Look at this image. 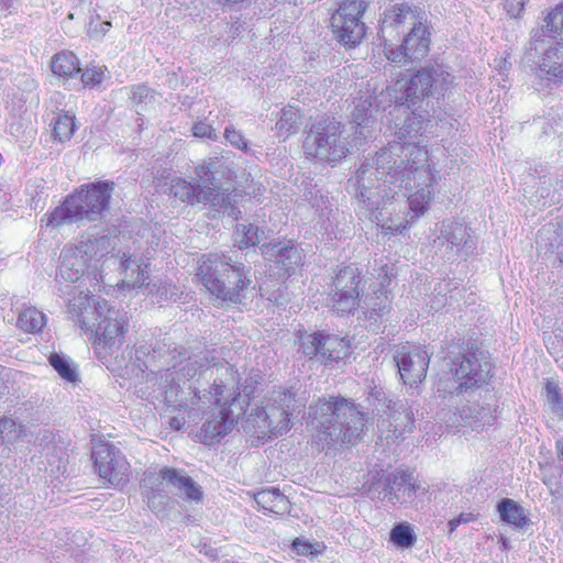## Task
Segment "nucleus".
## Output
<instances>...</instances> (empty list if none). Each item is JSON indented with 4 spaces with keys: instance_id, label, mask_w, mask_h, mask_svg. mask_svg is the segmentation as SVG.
Wrapping results in <instances>:
<instances>
[{
    "instance_id": "f257e3e1",
    "label": "nucleus",
    "mask_w": 563,
    "mask_h": 563,
    "mask_svg": "<svg viewBox=\"0 0 563 563\" xmlns=\"http://www.w3.org/2000/svg\"><path fill=\"white\" fill-rule=\"evenodd\" d=\"M454 76L449 67L440 63H430L405 84L399 101L390 111L389 129L399 142L390 143L374 156L364 159L349 186L367 210L383 209L384 199L393 198L396 188L407 187L411 175L418 169L409 156L416 146L409 140L424 131V124L434 109L433 99L443 95L453 84Z\"/></svg>"
},
{
    "instance_id": "f03ea898",
    "label": "nucleus",
    "mask_w": 563,
    "mask_h": 563,
    "mask_svg": "<svg viewBox=\"0 0 563 563\" xmlns=\"http://www.w3.org/2000/svg\"><path fill=\"white\" fill-rule=\"evenodd\" d=\"M179 364H183L178 369L167 367L165 378L167 387L165 390V401L168 406L185 408L189 404L191 406H199L200 404L207 405L211 399L216 404L220 402L219 396L223 394L225 384L222 376L232 375L230 366H217V378L213 380V393L200 388V377L210 372L209 377L213 376V369L210 366V360L207 354L179 357Z\"/></svg>"
},
{
    "instance_id": "7ed1b4c3",
    "label": "nucleus",
    "mask_w": 563,
    "mask_h": 563,
    "mask_svg": "<svg viewBox=\"0 0 563 563\" xmlns=\"http://www.w3.org/2000/svg\"><path fill=\"white\" fill-rule=\"evenodd\" d=\"M309 424L323 446L353 443L364 430L365 412L343 397L318 399L309 407Z\"/></svg>"
},
{
    "instance_id": "20e7f679",
    "label": "nucleus",
    "mask_w": 563,
    "mask_h": 563,
    "mask_svg": "<svg viewBox=\"0 0 563 563\" xmlns=\"http://www.w3.org/2000/svg\"><path fill=\"white\" fill-rule=\"evenodd\" d=\"M536 74L550 84H563V2L556 4L543 19L540 29L532 30L526 46V59L539 52Z\"/></svg>"
},
{
    "instance_id": "39448f33",
    "label": "nucleus",
    "mask_w": 563,
    "mask_h": 563,
    "mask_svg": "<svg viewBox=\"0 0 563 563\" xmlns=\"http://www.w3.org/2000/svg\"><path fill=\"white\" fill-rule=\"evenodd\" d=\"M453 380H440L437 385V393L445 398L446 394L456 396L475 397L481 396V390L493 376V364L487 352L471 347L457 353L449 352L444 357Z\"/></svg>"
},
{
    "instance_id": "423d86ee",
    "label": "nucleus",
    "mask_w": 563,
    "mask_h": 563,
    "mask_svg": "<svg viewBox=\"0 0 563 563\" xmlns=\"http://www.w3.org/2000/svg\"><path fill=\"white\" fill-rule=\"evenodd\" d=\"M250 267L235 262L224 253L201 256L197 275L206 289L222 301L240 303L244 290L251 285Z\"/></svg>"
},
{
    "instance_id": "0eeeda50",
    "label": "nucleus",
    "mask_w": 563,
    "mask_h": 563,
    "mask_svg": "<svg viewBox=\"0 0 563 563\" xmlns=\"http://www.w3.org/2000/svg\"><path fill=\"white\" fill-rule=\"evenodd\" d=\"M113 185L110 181L82 185L79 190L66 197L60 206L46 213L42 222L55 229L64 224L99 220L108 208Z\"/></svg>"
},
{
    "instance_id": "6e6552de",
    "label": "nucleus",
    "mask_w": 563,
    "mask_h": 563,
    "mask_svg": "<svg viewBox=\"0 0 563 563\" xmlns=\"http://www.w3.org/2000/svg\"><path fill=\"white\" fill-rule=\"evenodd\" d=\"M91 303L98 314L99 321L96 327L97 345L112 352L119 349L128 330V313L118 309L108 301L96 302L95 299L87 296L75 297L68 306V312L78 318L77 323L81 329H90V319L86 316L87 310L91 308Z\"/></svg>"
},
{
    "instance_id": "1a4fd4ad",
    "label": "nucleus",
    "mask_w": 563,
    "mask_h": 563,
    "mask_svg": "<svg viewBox=\"0 0 563 563\" xmlns=\"http://www.w3.org/2000/svg\"><path fill=\"white\" fill-rule=\"evenodd\" d=\"M345 125L334 118H323L314 122L303 141L308 159L322 165H336L351 152Z\"/></svg>"
},
{
    "instance_id": "9d476101",
    "label": "nucleus",
    "mask_w": 563,
    "mask_h": 563,
    "mask_svg": "<svg viewBox=\"0 0 563 563\" xmlns=\"http://www.w3.org/2000/svg\"><path fill=\"white\" fill-rule=\"evenodd\" d=\"M306 405V391L300 387H279L272 391L267 405L257 417H263V428H266L271 435L279 437L290 430L291 419L300 415Z\"/></svg>"
},
{
    "instance_id": "9b49d317",
    "label": "nucleus",
    "mask_w": 563,
    "mask_h": 563,
    "mask_svg": "<svg viewBox=\"0 0 563 563\" xmlns=\"http://www.w3.org/2000/svg\"><path fill=\"white\" fill-rule=\"evenodd\" d=\"M109 235H82L75 249L64 250V260L60 266L63 278L75 282L84 274V265L92 261H99L106 256L111 249Z\"/></svg>"
},
{
    "instance_id": "f8f14e48",
    "label": "nucleus",
    "mask_w": 563,
    "mask_h": 563,
    "mask_svg": "<svg viewBox=\"0 0 563 563\" xmlns=\"http://www.w3.org/2000/svg\"><path fill=\"white\" fill-rule=\"evenodd\" d=\"M367 9L364 0H344L332 13L330 27L334 38L347 47L358 44L365 36L366 26L362 16Z\"/></svg>"
},
{
    "instance_id": "ddd939ff",
    "label": "nucleus",
    "mask_w": 563,
    "mask_h": 563,
    "mask_svg": "<svg viewBox=\"0 0 563 563\" xmlns=\"http://www.w3.org/2000/svg\"><path fill=\"white\" fill-rule=\"evenodd\" d=\"M297 342L299 353L322 364L339 362L351 353L350 340L322 331L300 332Z\"/></svg>"
},
{
    "instance_id": "4468645a",
    "label": "nucleus",
    "mask_w": 563,
    "mask_h": 563,
    "mask_svg": "<svg viewBox=\"0 0 563 563\" xmlns=\"http://www.w3.org/2000/svg\"><path fill=\"white\" fill-rule=\"evenodd\" d=\"M364 287V277L355 264L340 267L333 278L332 309L342 316L353 313L361 305Z\"/></svg>"
},
{
    "instance_id": "2eb2a0df",
    "label": "nucleus",
    "mask_w": 563,
    "mask_h": 563,
    "mask_svg": "<svg viewBox=\"0 0 563 563\" xmlns=\"http://www.w3.org/2000/svg\"><path fill=\"white\" fill-rule=\"evenodd\" d=\"M91 457L101 478L113 486L129 481L130 465L113 444L98 443L92 448Z\"/></svg>"
},
{
    "instance_id": "dca6fc26",
    "label": "nucleus",
    "mask_w": 563,
    "mask_h": 563,
    "mask_svg": "<svg viewBox=\"0 0 563 563\" xmlns=\"http://www.w3.org/2000/svg\"><path fill=\"white\" fill-rule=\"evenodd\" d=\"M374 97L368 92L355 97L350 111L351 130L354 131V141L372 137L378 128V120L375 113L378 110L373 108Z\"/></svg>"
},
{
    "instance_id": "f3484780",
    "label": "nucleus",
    "mask_w": 563,
    "mask_h": 563,
    "mask_svg": "<svg viewBox=\"0 0 563 563\" xmlns=\"http://www.w3.org/2000/svg\"><path fill=\"white\" fill-rule=\"evenodd\" d=\"M240 198L241 195L235 189L222 188L217 183L203 185L198 194V202H202L233 220H238L242 213L238 207Z\"/></svg>"
},
{
    "instance_id": "a211bd4d",
    "label": "nucleus",
    "mask_w": 563,
    "mask_h": 563,
    "mask_svg": "<svg viewBox=\"0 0 563 563\" xmlns=\"http://www.w3.org/2000/svg\"><path fill=\"white\" fill-rule=\"evenodd\" d=\"M395 362L404 383L412 387L426 378L430 357L426 351L419 347L412 351L402 347L397 351Z\"/></svg>"
},
{
    "instance_id": "6ab92c4d",
    "label": "nucleus",
    "mask_w": 563,
    "mask_h": 563,
    "mask_svg": "<svg viewBox=\"0 0 563 563\" xmlns=\"http://www.w3.org/2000/svg\"><path fill=\"white\" fill-rule=\"evenodd\" d=\"M186 350L184 347H175L173 351L165 341H156L155 343L147 345L141 344L135 349V355L139 360L143 356L148 357L145 361L146 367H153L152 371L164 372L166 375V368H176L178 365V357H184Z\"/></svg>"
},
{
    "instance_id": "aec40b11",
    "label": "nucleus",
    "mask_w": 563,
    "mask_h": 563,
    "mask_svg": "<svg viewBox=\"0 0 563 563\" xmlns=\"http://www.w3.org/2000/svg\"><path fill=\"white\" fill-rule=\"evenodd\" d=\"M157 476L176 496L191 503L202 501L203 493L201 486L187 475L184 470L163 467Z\"/></svg>"
},
{
    "instance_id": "412c9836",
    "label": "nucleus",
    "mask_w": 563,
    "mask_h": 563,
    "mask_svg": "<svg viewBox=\"0 0 563 563\" xmlns=\"http://www.w3.org/2000/svg\"><path fill=\"white\" fill-rule=\"evenodd\" d=\"M496 410L497 407L486 399L483 402L467 399L466 404L457 408L455 415L459 416L457 422L460 426L470 427L475 431H483L495 422L497 418Z\"/></svg>"
},
{
    "instance_id": "4be33fe9",
    "label": "nucleus",
    "mask_w": 563,
    "mask_h": 563,
    "mask_svg": "<svg viewBox=\"0 0 563 563\" xmlns=\"http://www.w3.org/2000/svg\"><path fill=\"white\" fill-rule=\"evenodd\" d=\"M435 242L440 245H446L451 252L461 257H467L475 247L470 229L463 223L453 221L442 222L440 234Z\"/></svg>"
},
{
    "instance_id": "5701e85b",
    "label": "nucleus",
    "mask_w": 563,
    "mask_h": 563,
    "mask_svg": "<svg viewBox=\"0 0 563 563\" xmlns=\"http://www.w3.org/2000/svg\"><path fill=\"white\" fill-rule=\"evenodd\" d=\"M261 251L266 258L274 261L277 267L287 275L292 274L302 264V251L291 241L285 243H263Z\"/></svg>"
},
{
    "instance_id": "b1692460",
    "label": "nucleus",
    "mask_w": 563,
    "mask_h": 563,
    "mask_svg": "<svg viewBox=\"0 0 563 563\" xmlns=\"http://www.w3.org/2000/svg\"><path fill=\"white\" fill-rule=\"evenodd\" d=\"M378 35L384 42H393L400 34L399 29L407 22L413 23L415 15L407 3H397L387 7L379 20Z\"/></svg>"
},
{
    "instance_id": "393cba45",
    "label": "nucleus",
    "mask_w": 563,
    "mask_h": 563,
    "mask_svg": "<svg viewBox=\"0 0 563 563\" xmlns=\"http://www.w3.org/2000/svg\"><path fill=\"white\" fill-rule=\"evenodd\" d=\"M386 486L389 493V503L391 504L411 499L418 490H424L416 482L412 472L400 468L386 473Z\"/></svg>"
},
{
    "instance_id": "a878e982",
    "label": "nucleus",
    "mask_w": 563,
    "mask_h": 563,
    "mask_svg": "<svg viewBox=\"0 0 563 563\" xmlns=\"http://www.w3.org/2000/svg\"><path fill=\"white\" fill-rule=\"evenodd\" d=\"M235 399L228 407L221 408L219 413L211 419H208L201 428L203 443L213 444L220 441L221 438L227 435L234 427L236 420L234 418L231 407L234 405Z\"/></svg>"
},
{
    "instance_id": "bb28decb",
    "label": "nucleus",
    "mask_w": 563,
    "mask_h": 563,
    "mask_svg": "<svg viewBox=\"0 0 563 563\" xmlns=\"http://www.w3.org/2000/svg\"><path fill=\"white\" fill-rule=\"evenodd\" d=\"M410 32L404 37L405 48L410 54L411 63L420 62L424 58L430 48V32L421 22H413Z\"/></svg>"
},
{
    "instance_id": "cd10ccee",
    "label": "nucleus",
    "mask_w": 563,
    "mask_h": 563,
    "mask_svg": "<svg viewBox=\"0 0 563 563\" xmlns=\"http://www.w3.org/2000/svg\"><path fill=\"white\" fill-rule=\"evenodd\" d=\"M390 298L388 289H375L371 295L361 298L358 308L363 310L364 318L377 322L380 318L390 311Z\"/></svg>"
},
{
    "instance_id": "c85d7f7f",
    "label": "nucleus",
    "mask_w": 563,
    "mask_h": 563,
    "mask_svg": "<svg viewBox=\"0 0 563 563\" xmlns=\"http://www.w3.org/2000/svg\"><path fill=\"white\" fill-rule=\"evenodd\" d=\"M386 413H388L390 420L389 427L393 428L396 437L413 430L415 415L407 400L393 401Z\"/></svg>"
},
{
    "instance_id": "c756f323",
    "label": "nucleus",
    "mask_w": 563,
    "mask_h": 563,
    "mask_svg": "<svg viewBox=\"0 0 563 563\" xmlns=\"http://www.w3.org/2000/svg\"><path fill=\"white\" fill-rule=\"evenodd\" d=\"M257 506L264 511L282 515L289 511L288 498L276 487L263 489L254 495Z\"/></svg>"
},
{
    "instance_id": "7c9ffc66",
    "label": "nucleus",
    "mask_w": 563,
    "mask_h": 563,
    "mask_svg": "<svg viewBox=\"0 0 563 563\" xmlns=\"http://www.w3.org/2000/svg\"><path fill=\"white\" fill-rule=\"evenodd\" d=\"M500 519L516 528H522L528 522V517L523 507L517 501L504 498L497 506Z\"/></svg>"
},
{
    "instance_id": "2f4dec72",
    "label": "nucleus",
    "mask_w": 563,
    "mask_h": 563,
    "mask_svg": "<svg viewBox=\"0 0 563 563\" xmlns=\"http://www.w3.org/2000/svg\"><path fill=\"white\" fill-rule=\"evenodd\" d=\"M300 128V114L294 107L284 108L276 122L275 130L278 137L287 140L290 135L297 133Z\"/></svg>"
},
{
    "instance_id": "473e14b6",
    "label": "nucleus",
    "mask_w": 563,
    "mask_h": 563,
    "mask_svg": "<svg viewBox=\"0 0 563 563\" xmlns=\"http://www.w3.org/2000/svg\"><path fill=\"white\" fill-rule=\"evenodd\" d=\"M122 272L134 287H143L148 279L147 265H143L139 258L125 256L121 261Z\"/></svg>"
},
{
    "instance_id": "72a5a7b5",
    "label": "nucleus",
    "mask_w": 563,
    "mask_h": 563,
    "mask_svg": "<svg viewBox=\"0 0 563 563\" xmlns=\"http://www.w3.org/2000/svg\"><path fill=\"white\" fill-rule=\"evenodd\" d=\"M541 481L548 487L550 495L560 500L563 498V486L561 478L563 476L562 467L553 464L540 465Z\"/></svg>"
},
{
    "instance_id": "f704fd0d",
    "label": "nucleus",
    "mask_w": 563,
    "mask_h": 563,
    "mask_svg": "<svg viewBox=\"0 0 563 563\" xmlns=\"http://www.w3.org/2000/svg\"><path fill=\"white\" fill-rule=\"evenodd\" d=\"M52 71L60 77H71L81 71L78 58L71 52H60L52 60Z\"/></svg>"
},
{
    "instance_id": "c9c22d12",
    "label": "nucleus",
    "mask_w": 563,
    "mask_h": 563,
    "mask_svg": "<svg viewBox=\"0 0 563 563\" xmlns=\"http://www.w3.org/2000/svg\"><path fill=\"white\" fill-rule=\"evenodd\" d=\"M45 323V314L33 307L23 309L18 317V327L30 333L41 331Z\"/></svg>"
},
{
    "instance_id": "e433bc0d",
    "label": "nucleus",
    "mask_w": 563,
    "mask_h": 563,
    "mask_svg": "<svg viewBox=\"0 0 563 563\" xmlns=\"http://www.w3.org/2000/svg\"><path fill=\"white\" fill-rule=\"evenodd\" d=\"M203 184L198 180L197 184H191L184 179L173 180L170 192L184 202L194 205L198 202V194L202 189Z\"/></svg>"
},
{
    "instance_id": "4c0bfd02",
    "label": "nucleus",
    "mask_w": 563,
    "mask_h": 563,
    "mask_svg": "<svg viewBox=\"0 0 563 563\" xmlns=\"http://www.w3.org/2000/svg\"><path fill=\"white\" fill-rule=\"evenodd\" d=\"M51 366L58 375L68 383L76 384L79 382V374L76 366L65 355L52 353L48 357Z\"/></svg>"
},
{
    "instance_id": "58836bf2",
    "label": "nucleus",
    "mask_w": 563,
    "mask_h": 563,
    "mask_svg": "<svg viewBox=\"0 0 563 563\" xmlns=\"http://www.w3.org/2000/svg\"><path fill=\"white\" fill-rule=\"evenodd\" d=\"M223 158L222 157H209L208 161H205L202 164L196 167V175L200 183L203 185L216 183L214 175L220 173L223 167Z\"/></svg>"
},
{
    "instance_id": "ea45409f",
    "label": "nucleus",
    "mask_w": 563,
    "mask_h": 563,
    "mask_svg": "<svg viewBox=\"0 0 563 563\" xmlns=\"http://www.w3.org/2000/svg\"><path fill=\"white\" fill-rule=\"evenodd\" d=\"M365 494L372 499H385L389 501V493L386 486V473H376L371 481L363 485Z\"/></svg>"
},
{
    "instance_id": "a19ab883",
    "label": "nucleus",
    "mask_w": 563,
    "mask_h": 563,
    "mask_svg": "<svg viewBox=\"0 0 563 563\" xmlns=\"http://www.w3.org/2000/svg\"><path fill=\"white\" fill-rule=\"evenodd\" d=\"M417 537L408 523H398L390 530V541L401 548H410Z\"/></svg>"
},
{
    "instance_id": "79ce46f5",
    "label": "nucleus",
    "mask_w": 563,
    "mask_h": 563,
    "mask_svg": "<svg viewBox=\"0 0 563 563\" xmlns=\"http://www.w3.org/2000/svg\"><path fill=\"white\" fill-rule=\"evenodd\" d=\"M236 233L242 234L240 240L241 247H249L258 245L264 240V230L254 224H239Z\"/></svg>"
},
{
    "instance_id": "37998d69",
    "label": "nucleus",
    "mask_w": 563,
    "mask_h": 563,
    "mask_svg": "<svg viewBox=\"0 0 563 563\" xmlns=\"http://www.w3.org/2000/svg\"><path fill=\"white\" fill-rule=\"evenodd\" d=\"M75 132L74 117L69 114H62L55 119L53 135L59 142L68 141Z\"/></svg>"
},
{
    "instance_id": "c03bdc74",
    "label": "nucleus",
    "mask_w": 563,
    "mask_h": 563,
    "mask_svg": "<svg viewBox=\"0 0 563 563\" xmlns=\"http://www.w3.org/2000/svg\"><path fill=\"white\" fill-rule=\"evenodd\" d=\"M431 200V191L429 189H420L408 197V205L410 210L415 212V216L420 217L426 212Z\"/></svg>"
},
{
    "instance_id": "a18cd8bd",
    "label": "nucleus",
    "mask_w": 563,
    "mask_h": 563,
    "mask_svg": "<svg viewBox=\"0 0 563 563\" xmlns=\"http://www.w3.org/2000/svg\"><path fill=\"white\" fill-rule=\"evenodd\" d=\"M143 287L147 288L148 294L156 296L158 300H176L178 297L177 288L170 284L161 282L157 283H146Z\"/></svg>"
},
{
    "instance_id": "49530a36",
    "label": "nucleus",
    "mask_w": 563,
    "mask_h": 563,
    "mask_svg": "<svg viewBox=\"0 0 563 563\" xmlns=\"http://www.w3.org/2000/svg\"><path fill=\"white\" fill-rule=\"evenodd\" d=\"M368 407H372L373 411L387 412V409L390 408V405L394 400L388 399L383 389H378L376 387L372 388L366 398Z\"/></svg>"
},
{
    "instance_id": "de8ad7c7",
    "label": "nucleus",
    "mask_w": 563,
    "mask_h": 563,
    "mask_svg": "<svg viewBox=\"0 0 563 563\" xmlns=\"http://www.w3.org/2000/svg\"><path fill=\"white\" fill-rule=\"evenodd\" d=\"M545 398L551 409L555 413L563 416V394L560 393L559 386L555 383H547Z\"/></svg>"
},
{
    "instance_id": "09e8293b",
    "label": "nucleus",
    "mask_w": 563,
    "mask_h": 563,
    "mask_svg": "<svg viewBox=\"0 0 563 563\" xmlns=\"http://www.w3.org/2000/svg\"><path fill=\"white\" fill-rule=\"evenodd\" d=\"M384 45H385V49H386V56L390 62L399 64V65H406L409 62L411 63L410 54L405 48L404 43H401V45L396 48L391 47L393 42L391 43L384 42Z\"/></svg>"
},
{
    "instance_id": "8fccbe9b",
    "label": "nucleus",
    "mask_w": 563,
    "mask_h": 563,
    "mask_svg": "<svg viewBox=\"0 0 563 563\" xmlns=\"http://www.w3.org/2000/svg\"><path fill=\"white\" fill-rule=\"evenodd\" d=\"M155 95H156L155 91L150 89L147 86L137 85V86L132 87L130 98L135 104H141V103L146 104V103L154 101Z\"/></svg>"
},
{
    "instance_id": "3c124183",
    "label": "nucleus",
    "mask_w": 563,
    "mask_h": 563,
    "mask_svg": "<svg viewBox=\"0 0 563 563\" xmlns=\"http://www.w3.org/2000/svg\"><path fill=\"white\" fill-rule=\"evenodd\" d=\"M224 137L234 147H236L239 150H242V151H246L247 150V141L232 125L225 128V130H224Z\"/></svg>"
},
{
    "instance_id": "603ef678",
    "label": "nucleus",
    "mask_w": 563,
    "mask_h": 563,
    "mask_svg": "<svg viewBox=\"0 0 563 563\" xmlns=\"http://www.w3.org/2000/svg\"><path fill=\"white\" fill-rule=\"evenodd\" d=\"M191 130H192V134L197 137L210 139V140L217 139L214 129L210 124H207L205 122L195 123Z\"/></svg>"
},
{
    "instance_id": "864d4df0",
    "label": "nucleus",
    "mask_w": 563,
    "mask_h": 563,
    "mask_svg": "<svg viewBox=\"0 0 563 563\" xmlns=\"http://www.w3.org/2000/svg\"><path fill=\"white\" fill-rule=\"evenodd\" d=\"M111 22L110 21H103V22H96L91 19L88 25V34L91 37H102L106 35V33L110 30Z\"/></svg>"
},
{
    "instance_id": "5fc2aeb1",
    "label": "nucleus",
    "mask_w": 563,
    "mask_h": 563,
    "mask_svg": "<svg viewBox=\"0 0 563 563\" xmlns=\"http://www.w3.org/2000/svg\"><path fill=\"white\" fill-rule=\"evenodd\" d=\"M292 550H295L300 555H313L319 552L314 549L313 544L300 538H296L292 541Z\"/></svg>"
},
{
    "instance_id": "6e6d98bb",
    "label": "nucleus",
    "mask_w": 563,
    "mask_h": 563,
    "mask_svg": "<svg viewBox=\"0 0 563 563\" xmlns=\"http://www.w3.org/2000/svg\"><path fill=\"white\" fill-rule=\"evenodd\" d=\"M393 277H395L393 267H388L386 264L380 266L379 272L376 276L379 283L378 289H387V287L390 285Z\"/></svg>"
},
{
    "instance_id": "4d7b16f0",
    "label": "nucleus",
    "mask_w": 563,
    "mask_h": 563,
    "mask_svg": "<svg viewBox=\"0 0 563 563\" xmlns=\"http://www.w3.org/2000/svg\"><path fill=\"white\" fill-rule=\"evenodd\" d=\"M103 73L97 67L87 68L81 74V80L85 85H96L101 82Z\"/></svg>"
},
{
    "instance_id": "13d9d810",
    "label": "nucleus",
    "mask_w": 563,
    "mask_h": 563,
    "mask_svg": "<svg viewBox=\"0 0 563 563\" xmlns=\"http://www.w3.org/2000/svg\"><path fill=\"white\" fill-rule=\"evenodd\" d=\"M503 4L511 18H517L523 10L526 0H503Z\"/></svg>"
},
{
    "instance_id": "bf43d9fd",
    "label": "nucleus",
    "mask_w": 563,
    "mask_h": 563,
    "mask_svg": "<svg viewBox=\"0 0 563 563\" xmlns=\"http://www.w3.org/2000/svg\"><path fill=\"white\" fill-rule=\"evenodd\" d=\"M476 520V516L473 512H462L457 517L451 519L448 522L450 533L453 532L460 525H465Z\"/></svg>"
},
{
    "instance_id": "052dcab7",
    "label": "nucleus",
    "mask_w": 563,
    "mask_h": 563,
    "mask_svg": "<svg viewBox=\"0 0 563 563\" xmlns=\"http://www.w3.org/2000/svg\"><path fill=\"white\" fill-rule=\"evenodd\" d=\"M258 380L254 376H249L245 378L244 384L242 385V393L247 397L252 398L255 396L256 385Z\"/></svg>"
},
{
    "instance_id": "680f3d73",
    "label": "nucleus",
    "mask_w": 563,
    "mask_h": 563,
    "mask_svg": "<svg viewBox=\"0 0 563 563\" xmlns=\"http://www.w3.org/2000/svg\"><path fill=\"white\" fill-rule=\"evenodd\" d=\"M165 498L166 497L163 495L153 494L151 497H148V508L154 512L162 511L164 508Z\"/></svg>"
},
{
    "instance_id": "e2e57ef3",
    "label": "nucleus",
    "mask_w": 563,
    "mask_h": 563,
    "mask_svg": "<svg viewBox=\"0 0 563 563\" xmlns=\"http://www.w3.org/2000/svg\"><path fill=\"white\" fill-rule=\"evenodd\" d=\"M542 124V133L545 135H550L555 132L554 122L551 120H543Z\"/></svg>"
},
{
    "instance_id": "0e129e2a",
    "label": "nucleus",
    "mask_w": 563,
    "mask_h": 563,
    "mask_svg": "<svg viewBox=\"0 0 563 563\" xmlns=\"http://www.w3.org/2000/svg\"><path fill=\"white\" fill-rule=\"evenodd\" d=\"M24 84H25V89L27 90H32L35 88V82L34 80H30V79H24Z\"/></svg>"
},
{
    "instance_id": "69168bd1",
    "label": "nucleus",
    "mask_w": 563,
    "mask_h": 563,
    "mask_svg": "<svg viewBox=\"0 0 563 563\" xmlns=\"http://www.w3.org/2000/svg\"><path fill=\"white\" fill-rule=\"evenodd\" d=\"M555 335L558 338H561L563 340V322L558 327V329L555 330Z\"/></svg>"
},
{
    "instance_id": "338daca9",
    "label": "nucleus",
    "mask_w": 563,
    "mask_h": 563,
    "mask_svg": "<svg viewBox=\"0 0 563 563\" xmlns=\"http://www.w3.org/2000/svg\"><path fill=\"white\" fill-rule=\"evenodd\" d=\"M170 426H172V427H174L175 429H179V428H180V426H181V423H180V421H179L177 418H175V417H174V418L170 420Z\"/></svg>"
},
{
    "instance_id": "774afa93",
    "label": "nucleus",
    "mask_w": 563,
    "mask_h": 563,
    "mask_svg": "<svg viewBox=\"0 0 563 563\" xmlns=\"http://www.w3.org/2000/svg\"><path fill=\"white\" fill-rule=\"evenodd\" d=\"M556 445H558V450H559V456L563 461V441H558Z\"/></svg>"
}]
</instances>
